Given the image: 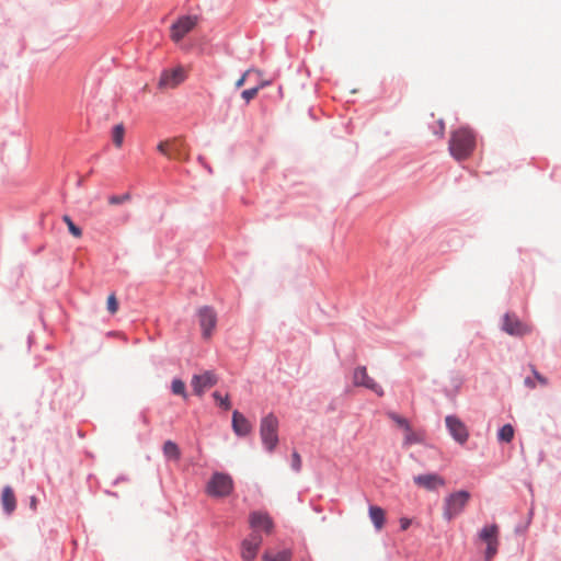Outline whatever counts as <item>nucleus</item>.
<instances>
[{"instance_id": "f257e3e1", "label": "nucleus", "mask_w": 561, "mask_h": 561, "mask_svg": "<svg viewBox=\"0 0 561 561\" xmlns=\"http://www.w3.org/2000/svg\"><path fill=\"white\" fill-rule=\"evenodd\" d=\"M476 148V135L470 128L460 127L450 135L448 149L457 161L467 160Z\"/></svg>"}, {"instance_id": "f03ea898", "label": "nucleus", "mask_w": 561, "mask_h": 561, "mask_svg": "<svg viewBox=\"0 0 561 561\" xmlns=\"http://www.w3.org/2000/svg\"><path fill=\"white\" fill-rule=\"evenodd\" d=\"M471 494L466 490H458L449 493L443 501V517L450 522L459 516L467 507Z\"/></svg>"}, {"instance_id": "7ed1b4c3", "label": "nucleus", "mask_w": 561, "mask_h": 561, "mask_svg": "<svg viewBox=\"0 0 561 561\" xmlns=\"http://www.w3.org/2000/svg\"><path fill=\"white\" fill-rule=\"evenodd\" d=\"M157 150L169 159L187 161L190 159V149L181 138H173L158 144Z\"/></svg>"}, {"instance_id": "20e7f679", "label": "nucleus", "mask_w": 561, "mask_h": 561, "mask_svg": "<svg viewBox=\"0 0 561 561\" xmlns=\"http://www.w3.org/2000/svg\"><path fill=\"white\" fill-rule=\"evenodd\" d=\"M278 420L273 414H268L261 421L260 434L262 442L267 450H273L278 443Z\"/></svg>"}, {"instance_id": "39448f33", "label": "nucleus", "mask_w": 561, "mask_h": 561, "mask_svg": "<svg viewBox=\"0 0 561 561\" xmlns=\"http://www.w3.org/2000/svg\"><path fill=\"white\" fill-rule=\"evenodd\" d=\"M499 534L500 529L496 524L485 525L479 533V539L486 545L484 558L486 561H491L499 549Z\"/></svg>"}, {"instance_id": "423d86ee", "label": "nucleus", "mask_w": 561, "mask_h": 561, "mask_svg": "<svg viewBox=\"0 0 561 561\" xmlns=\"http://www.w3.org/2000/svg\"><path fill=\"white\" fill-rule=\"evenodd\" d=\"M233 489L230 476L221 472L214 473L207 484V493L216 497L228 496Z\"/></svg>"}, {"instance_id": "0eeeda50", "label": "nucleus", "mask_w": 561, "mask_h": 561, "mask_svg": "<svg viewBox=\"0 0 561 561\" xmlns=\"http://www.w3.org/2000/svg\"><path fill=\"white\" fill-rule=\"evenodd\" d=\"M217 382V375L213 370H205L201 374L193 375L191 387L196 396L202 397L206 390L214 387Z\"/></svg>"}, {"instance_id": "6e6552de", "label": "nucleus", "mask_w": 561, "mask_h": 561, "mask_svg": "<svg viewBox=\"0 0 561 561\" xmlns=\"http://www.w3.org/2000/svg\"><path fill=\"white\" fill-rule=\"evenodd\" d=\"M502 330L513 336H524L531 332V328L514 313H506L503 317Z\"/></svg>"}, {"instance_id": "1a4fd4ad", "label": "nucleus", "mask_w": 561, "mask_h": 561, "mask_svg": "<svg viewBox=\"0 0 561 561\" xmlns=\"http://www.w3.org/2000/svg\"><path fill=\"white\" fill-rule=\"evenodd\" d=\"M251 533L271 535L274 529V523L271 516L265 512H252L249 516Z\"/></svg>"}, {"instance_id": "9d476101", "label": "nucleus", "mask_w": 561, "mask_h": 561, "mask_svg": "<svg viewBox=\"0 0 561 561\" xmlns=\"http://www.w3.org/2000/svg\"><path fill=\"white\" fill-rule=\"evenodd\" d=\"M263 542L261 534L251 533L241 542V558L243 561H253L259 552V549Z\"/></svg>"}, {"instance_id": "9b49d317", "label": "nucleus", "mask_w": 561, "mask_h": 561, "mask_svg": "<svg viewBox=\"0 0 561 561\" xmlns=\"http://www.w3.org/2000/svg\"><path fill=\"white\" fill-rule=\"evenodd\" d=\"M186 78L185 71L182 67H178L170 70H164L158 82V87L161 90L175 89Z\"/></svg>"}, {"instance_id": "f8f14e48", "label": "nucleus", "mask_w": 561, "mask_h": 561, "mask_svg": "<svg viewBox=\"0 0 561 561\" xmlns=\"http://www.w3.org/2000/svg\"><path fill=\"white\" fill-rule=\"evenodd\" d=\"M353 383L356 387H365L379 397L383 396V389L367 374L365 366L355 368L353 373Z\"/></svg>"}, {"instance_id": "ddd939ff", "label": "nucleus", "mask_w": 561, "mask_h": 561, "mask_svg": "<svg viewBox=\"0 0 561 561\" xmlns=\"http://www.w3.org/2000/svg\"><path fill=\"white\" fill-rule=\"evenodd\" d=\"M445 423L450 435L457 443L462 445L468 440V428L459 417H457L456 415H447L445 419Z\"/></svg>"}, {"instance_id": "4468645a", "label": "nucleus", "mask_w": 561, "mask_h": 561, "mask_svg": "<svg viewBox=\"0 0 561 561\" xmlns=\"http://www.w3.org/2000/svg\"><path fill=\"white\" fill-rule=\"evenodd\" d=\"M197 23L196 16L185 15L180 18L171 26V38L174 42H180L188 32H191Z\"/></svg>"}, {"instance_id": "2eb2a0df", "label": "nucleus", "mask_w": 561, "mask_h": 561, "mask_svg": "<svg viewBox=\"0 0 561 561\" xmlns=\"http://www.w3.org/2000/svg\"><path fill=\"white\" fill-rule=\"evenodd\" d=\"M199 325L203 331V336L208 339L217 323V314L211 307L205 306L198 310Z\"/></svg>"}, {"instance_id": "dca6fc26", "label": "nucleus", "mask_w": 561, "mask_h": 561, "mask_svg": "<svg viewBox=\"0 0 561 561\" xmlns=\"http://www.w3.org/2000/svg\"><path fill=\"white\" fill-rule=\"evenodd\" d=\"M413 481L417 486L428 491H434L446 485L445 479L437 473L415 476Z\"/></svg>"}, {"instance_id": "f3484780", "label": "nucleus", "mask_w": 561, "mask_h": 561, "mask_svg": "<svg viewBox=\"0 0 561 561\" xmlns=\"http://www.w3.org/2000/svg\"><path fill=\"white\" fill-rule=\"evenodd\" d=\"M232 427L237 435L245 436L251 432V424L239 411L232 413Z\"/></svg>"}, {"instance_id": "a211bd4d", "label": "nucleus", "mask_w": 561, "mask_h": 561, "mask_svg": "<svg viewBox=\"0 0 561 561\" xmlns=\"http://www.w3.org/2000/svg\"><path fill=\"white\" fill-rule=\"evenodd\" d=\"M1 503L5 513L11 514L16 507V500L13 490L10 486H5L2 490Z\"/></svg>"}, {"instance_id": "6ab92c4d", "label": "nucleus", "mask_w": 561, "mask_h": 561, "mask_svg": "<svg viewBox=\"0 0 561 561\" xmlns=\"http://www.w3.org/2000/svg\"><path fill=\"white\" fill-rule=\"evenodd\" d=\"M385 516L386 513L381 507L376 505L369 506V517L377 530H380L383 527L386 520Z\"/></svg>"}, {"instance_id": "aec40b11", "label": "nucleus", "mask_w": 561, "mask_h": 561, "mask_svg": "<svg viewBox=\"0 0 561 561\" xmlns=\"http://www.w3.org/2000/svg\"><path fill=\"white\" fill-rule=\"evenodd\" d=\"M163 455L168 458V459H171V460H174V461H178L180 460L181 458V451H180V448L179 446L172 442V440H167L164 444H163Z\"/></svg>"}, {"instance_id": "412c9836", "label": "nucleus", "mask_w": 561, "mask_h": 561, "mask_svg": "<svg viewBox=\"0 0 561 561\" xmlns=\"http://www.w3.org/2000/svg\"><path fill=\"white\" fill-rule=\"evenodd\" d=\"M125 137V127L122 123L116 124L112 129V140L116 148H122Z\"/></svg>"}, {"instance_id": "4be33fe9", "label": "nucleus", "mask_w": 561, "mask_h": 561, "mask_svg": "<svg viewBox=\"0 0 561 561\" xmlns=\"http://www.w3.org/2000/svg\"><path fill=\"white\" fill-rule=\"evenodd\" d=\"M291 551L290 550H282L276 554H272L270 552H265L262 557L264 561H290L291 560Z\"/></svg>"}, {"instance_id": "5701e85b", "label": "nucleus", "mask_w": 561, "mask_h": 561, "mask_svg": "<svg viewBox=\"0 0 561 561\" xmlns=\"http://www.w3.org/2000/svg\"><path fill=\"white\" fill-rule=\"evenodd\" d=\"M514 427L511 424L503 425L497 432V439L502 443H511L514 438Z\"/></svg>"}, {"instance_id": "b1692460", "label": "nucleus", "mask_w": 561, "mask_h": 561, "mask_svg": "<svg viewBox=\"0 0 561 561\" xmlns=\"http://www.w3.org/2000/svg\"><path fill=\"white\" fill-rule=\"evenodd\" d=\"M404 445L410 446L413 444H417L422 442V435L417 432H414L411 427V425L405 428L404 431Z\"/></svg>"}, {"instance_id": "393cba45", "label": "nucleus", "mask_w": 561, "mask_h": 561, "mask_svg": "<svg viewBox=\"0 0 561 561\" xmlns=\"http://www.w3.org/2000/svg\"><path fill=\"white\" fill-rule=\"evenodd\" d=\"M62 220L67 225V227L69 229V232L73 237L80 238L82 236V230L78 226L75 225V222L72 221V219L68 215H65L62 217Z\"/></svg>"}, {"instance_id": "a878e982", "label": "nucleus", "mask_w": 561, "mask_h": 561, "mask_svg": "<svg viewBox=\"0 0 561 561\" xmlns=\"http://www.w3.org/2000/svg\"><path fill=\"white\" fill-rule=\"evenodd\" d=\"M172 392L178 396H182L186 399L187 393L185 389V383L181 379H174L171 385Z\"/></svg>"}, {"instance_id": "bb28decb", "label": "nucleus", "mask_w": 561, "mask_h": 561, "mask_svg": "<svg viewBox=\"0 0 561 561\" xmlns=\"http://www.w3.org/2000/svg\"><path fill=\"white\" fill-rule=\"evenodd\" d=\"M387 415L397 424L398 427L402 428L403 431L410 426V423L405 417H402L394 412H388Z\"/></svg>"}, {"instance_id": "cd10ccee", "label": "nucleus", "mask_w": 561, "mask_h": 561, "mask_svg": "<svg viewBox=\"0 0 561 561\" xmlns=\"http://www.w3.org/2000/svg\"><path fill=\"white\" fill-rule=\"evenodd\" d=\"M213 397L216 400V402L218 403V405L220 408H222L224 410H229L231 408V403H230V400H229L228 396L222 398L218 391H215L213 393Z\"/></svg>"}, {"instance_id": "c85d7f7f", "label": "nucleus", "mask_w": 561, "mask_h": 561, "mask_svg": "<svg viewBox=\"0 0 561 561\" xmlns=\"http://www.w3.org/2000/svg\"><path fill=\"white\" fill-rule=\"evenodd\" d=\"M130 198H131V196L129 193H125L122 195H112L108 197V204L110 205H118V204H123L125 202L130 201Z\"/></svg>"}, {"instance_id": "c756f323", "label": "nucleus", "mask_w": 561, "mask_h": 561, "mask_svg": "<svg viewBox=\"0 0 561 561\" xmlns=\"http://www.w3.org/2000/svg\"><path fill=\"white\" fill-rule=\"evenodd\" d=\"M260 90H261V87L247 89L241 93V96H242V99L245 100L247 103H249L251 100H253L257 95Z\"/></svg>"}, {"instance_id": "7c9ffc66", "label": "nucleus", "mask_w": 561, "mask_h": 561, "mask_svg": "<svg viewBox=\"0 0 561 561\" xmlns=\"http://www.w3.org/2000/svg\"><path fill=\"white\" fill-rule=\"evenodd\" d=\"M106 305H107V310H108L112 314H114V313H116V312H117V310H118V301H117V299H116V297H115V295H114V294H111V295L107 297V302H106Z\"/></svg>"}, {"instance_id": "2f4dec72", "label": "nucleus", "mask_w": 561, "mask_h": 561, "mask_svg": "<svg viewBox=\"0 0 561 561\" xmlns=\"http://www.w3.org/2000/svg\"><path fill=\"white\" fill-rule=\"evenodd\" d=\"M291 467L295 471H299L301 468V458L297 451H295L291 456Z\"/></svg>"}, {"instance_id": "473e14b6", "label": "nucleus", "mask_w": 561, "mask_h": 561, "mask_svg": "<svg viewBox=\"0 0 561 561\" xmlns=\"http://www.w3.org/2000/svg\"><path fill=\"white\" fill-rule=\"evenodd\" d=\"M444 131H445V124H444L443 119H438L435 123V126L433 127V133L435 135H438L442 137L444 135Z\"/></svg>"}, {"instance_id": "72a5a7b5", "label": "nucleus", "mask_w": 561, "mask_h": 561, "mask_svg": "<svg viewBox=\"0 0 561 561\" xmlns=\"http://www.w3.org/2000/svg\"><path fill=\"white\" fill-rule=\"evenodd\" d=\"M531 371H533L535 378L537 379V381L541 386H547L548 385V379L546 377H543L541 374H539L534 366H531Z\"/></svg>"}, {"instance_id": "f704fd0d", "label": "nucleus", "mask_w": 561, "mask_h": 561, "mask_svg": "<svg viewBox=\"0 0 561 561\" xmlns=\"http://www.w3.org/2000/svg\"><path fill=\"white\" fill-rule=\"evenodd\" d=\"M251 69H248L242 76L241 78H239L237 81H236V88L237 89H240L241 87H243V84L245 83V80L247 78L249 77V75L251 73Z\"/></svg>"}, {"instance_id": "c9c22d12", "label": "nucleus", "mask_w": 561, "mask_h": 561, "mask_svg": "<svg viewBox=\"0 0 561 561\" xmlns=\"http://www.w3.org/2000/svg\"><path fill=\"white\" fill-rule=\"evenodd\" d=\"M411 525V519L402 517L400 518V527L402 530H407Z\"/></svg>"}, {"instance_id": "e433bc0d", "label": "nucleus", "mask_w": 561, "mask_h": 561, "mask_svg": "<svg viewBox=\"0 0 561 561\" xmlns=\"http://www.w3.org/2000/svg\"><path fill=\"white\" fill-rule=\"evenodd\" d=\"M524 383H525V386H526V387H528V388H530V389H534V388L536 387V385H535L534 380H531L530 378H526V379L524 380Z\"/></svg>"}, {"instance_id": "4c0bfd02", "label": "nucleus", "mask_w": 561, "mask_h": 561, "mask_svg": "<svg viewBox=\"0 0 561 561\" xmlns=\"http://www.w3.org/2000/svg\"><path fill=\"white\" fill-rule=\"evenodd\" d=\"M267 84H270V82L265 81V82L261 83L259 87H261V89H262V88H264Z\"/></svg>"}]
</instances>
